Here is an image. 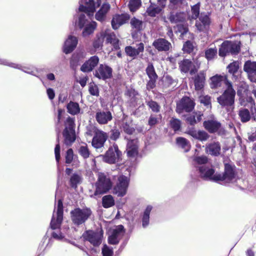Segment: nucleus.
I'll return each instance as SVG.
<instances>
[{"instance_id":"nucleus-20","label":"nucleus","mask_w":256,"mask_h":256,"mask_svg":"<svg viewBox=\"0 0 256 256\" xmlns=\"http://www.w3.org/2000/svg\"><path fill=\"white\" fill-rule=\"evenodd\" d=\"M112 74L110 68L100 64L97 70H96L94 76L100 79L106 80L110 78Z\"/></svg>"},{"instance_id":"nucleus-26","label":"nucleus","mask_w":256,"mask_h":256,"mask_svg":"<svg viewBox=\"0 0 256 256\" xmlns=\"http://www.w3.org/2000/svg\"><path fill=\"white\" fill-rule=\"evenodd\" d=\"M130 19V16L128 14L116 15L113 17V29L116 30L122 25L126 23Z\"/></svg>"},{"instance_id":"nucleus-8","label":"nucleus","mask_w":256,"mask_h":256,"mask_svg":"<svg viewBox=\"0 0 256 256\" xmlns=\"http://www.w3.org/2000/svg\"><path fill=\"white\" fill-rule=\"evenodd\" d=\"M196 172L200 178L206 180L218 182V179L221 178L218 172H215V170L212 166L206 165L203 167H200L199 170Z\"/></svg>"},{"instance_id":"nucleus-52","label":"nucleus","mask_w":256,"mask_h":256,"mask_svg":"<svg viewBox=\"0 0 256 256\" xmlns=\"http://www.w3.org/2000/svg\"><path fill=\"white\" fill-rule=\"evenodd\" d=\"M170 125L174 130L176 132L180 128L181 122L178 119L172 118L170 120Z\"/></svg>"},{"instance_id":"nucleus-30","label":"nucleus","mask_w":256,"mask_h":256,"mask_svg":"<svg viewBox=\"0 0 256 256\" xmlns=\"http://www.w3.org/2000/svg\"><path fill=\"white\" fill-rule=\"evenodd\" d=\"M124 233V227L122 225L116 226L113 228V244L118 243L120 240L122 238Z\"/></svg>"},{"instance_id":"nucleus-1","label":"nucleus","mask_w":256,"mask_h":256,"mask_svg":"<svg viewBox=\"0 0 256 256\" xmlns=\"http://www.w3.org/2000/svg\"><path fill=\"white\" fill-rule=\"evenodd\" d=\"M113 168H116L120 171L121 174L118 176L114 186H113V194L118 196H124L126 193L130 183V168L124 165V161L122 160V154L119 150L117 145L113 144Z\"/></svg>"},{"instance_id":"nucleus-49","label":"nucleus","mask_w":256,"mask_h":256,"mask_svg":"<svg viewBox=\"0 0 256 256\" xmlns=\"http://www.w3.org/2000/svg\"><path fill=\"white\" fill-rule=\"evenodd\" d=\"M102 206L104 208H109L112 206V195H106L102 198Z\"/></svg>"},{"instance_id":"nucleus-16","label":"nucleus","mask_w":256,"mask_h":256,"mask_svg":"<svg viewBox=\"0 0 256 256\" xmlns=\"http://www.w3.org/2000/svg\"><path fill=\"white\" fill-rule=\"evenodd\" d=\"M106 41L108 44L112 43V34L109 32L108 30H106L104 32L101 34L100 36L98 37L93 42V46L94 48H98L102 46V42Z\"/></svg>"},{"instance_id":"nucleus-2","label":"nucleus","mask_w":256,"mask_h":256,"mask_svg":"<svg viewBox=\"0 0 256 256\" xmlns=\"http://www.w3.org/2000/svg\"><path fill=\"white\" fill-rule=\"evenodd\" d=\"M191 11V20H196L198 18V20H196L195 24L198 30L200 32L207 30L210 24V14L206 12L200 13V2L192 6Z\"/></svg>"},{"instance_id":"nucleus-6","label":"nucleus","mask_w":256,"mask_h":256,"mask_svg":"<svg viewBox=\"0 0 256 256\" xmlns=\"http://www.w3.org/2000/svg\"><path fill=\"white\" fill-rule=\"evenodd\" d=\"M84 240L88 242L94 247H98L102 243L104 232L102 228L86 230L82 235Z\"/></svg>"},{"instance_id":"nucleus-11","label":"nucleus","mask_w":256,"mask_h":256,"mask_svg":"<svg viewBox=\"0 0 256 256\" xmlns=\"http://www.w3.org/2000/svg\"><path fill=\"white\" fill-rule=\"evenodd\" d=\"M64 206L62 200L60 199L58 201L57 210H56V220H55L54 216H52L50 226L52 230L60 228L62 221L63 220Z\"/></svg>"},{"instance_id":"nucleus-5","label":"nucleus","mask_w":256,"mask_h":256,"mask_svg":"<svg viewBox=\"0 0 256 256\" xmlns=\"http://www.w3.org/2000/svg\"><path fill=\"white\" fill-rule=\"evenodd\" d=\"M226 89L223 94L217 98L218 102L222 106H230L234 102L236 91L229 80L226 81Z\"/></svg>"},{"instance_id":"nucleus-38","label":"nucleus","mask_w":256,"mask_h":256,"mask_svg":"<svg viewBox=\"0 0 256 256\" xmlns=\"http://www.w3.org/2000/svg\"><path fill=\"white\" fill-rule=\"evenodd\" d=\"M230 44V41L226 40L222 42L219 48V55L220 56H225L228 54H231V50L228 45Z\"/></svg>"},{"instance_id":"nucleus-63","label":"nucleus","mask_w":256,"mask_h":256,"mask_svg":"<svg viewBox=\"0 0 256 256\" xmlns=\"http://www.w3.org/2000/svg\"><path fill=\"white\" fill-rule=\"evenodd\" d=\"M200 102L205 106H208L210 104V98L208 96H200Z\"/></svg>"},{"instance_id":"nucleus-46","label":"nucleus","mask_w":256,"mask_h":256,"mask_svg":"<svg viewBox=\"0 0 256 256\" xmlns=\"http://www.w3.org/2000/svg\"><path fill=\"white\" fill-rule=\"evenodd\" d=\"M141 5V0H130L128 6L130 12H134L140 7Z\"/></svg>"},{"instance_id":"nucleus-19","label":"nucleus","mask_w":256,"mask_h":256,"mask_svg":"<svg viewBox=\"0 0 256 256\" xmlns=\"http://www.w3.org/2000/svg\"><path fill=\"white\" fill-rule=\"evenodd\" d=\"M78 42V40L76 36H69L64 42V52L66 54L72 52L76 48Z\"/></svg>"},{"instance_id":"nucleus-51","label":"nucleus","mask_w":256,"mask_h":256,"mask_svg":"<svg viewBox=\"0 0 256 256\" xmlns=\"http://www.w3.org/2000/svg\"><path fill=\"white\" fill-rule=\"evenodd\" d=\"M102 160L106 163L112 164V147L110 146L104 155L102 156Z\"/></svg>"},{"instance_id":"nucleus-48","label":"nucleus","mask_w":256,"mask_h":256,"mask_svg":"<svg viewBox=\"0 0 256 256\" xmlns=\"http://www.w3.org/2000/svg\"><path fill=\"white\" fill-rule=\"evenodd\" d=\"M74 152L72 148H68L65 154V164H70L74 158Z\"/></svg>"},{"instance_id":"nucleus-25","label":"nucleus","mask_w":256,"mask_h":256,"mask_svg":"<svg viewBox=\"0 0 256 256\" xmlns=\"http://www.w3.org/2000/svg\"><path fill=\"white\" fill-rule=\"evenodd\" d=\"M62 136L64 144L68 146H70L76 140L75 131H67L66 130H64Z\"/></svg>"},{"instance_id":"nucleus-7","label":"nucleus","mask_w":256,"mask_h":256,"mask_svg":"<svg viewBox=\"0 0 256 256\" xmlns=\"http://www.w3.org/2000/svg\"><path fill=\"white\" fill-rule=\"evenodd\" d=\"M179 68L182 73L190 72V75L196 74L200 68V62L198 59L192 62L188 59H184L178 62Z\"/></svg>"},{"instance_id":"nucleus-9","label":"nucleus","mask_w":256,"mask_h":256,"mask_svg":"<svg viewBox=\"0 0 256 256\" xmlns=\"http://www.w3.org/2000/svg\"><path fill=\"white\" fill-rule=\"evenodd\" d=\"M204 126L210 134L217 132L220 136H224L226 134V131L222 127L220 122L215 119L204 121Z\"/></svg>"},{"instance_id":"nucleus-15","label":"nucleus","mask_w":256,"mask_h":256,"mask_svg":"<svg viewBox=\"0 0 256 256\" xmlns=\"http://www.w3.org/2000/svg\"><path fill=\"white\" fill-rule=\"evenodd\" d=\"M108 138L106 133L102 132H96L92 138V144L95 148H102Z\"/></svg>"},{"instance_id":"nucleus-60","label":"nucleus","mask_w":256,"mask_h":256,"mask_svg":"<svg viewBox=\"0 0 256 256\" xmlns=\"http://www.w3.org/2000/svg\"><path fill=\"white\" fill-rule=\"evenodd\" d=\"M87 22L84 14H81L79 16L78 26L80 29L83 28Z\"/></svg>"},{"instance_id":"nucleus-56","label":"nucleus","mask_w":256,"mask_h":256,"mask_svg":"<svg viewBox=\"0 0 256 256\" xmlns=\"http://www.w3.org/2000/svg\"><path fill=\"white\" fill-rule=\"evenodd\" d=\"M130 24L132 28H135L137 30H140L142 28V22L135 18H132Z\"/></svg>"},{"instance_id":"nucleus-41","label":"nucleus","mask_w":256,"mask_h":256,"mask_svg":"<svg viewBox=\"0 0 256 256\" xmlns=\"http://www.w3.org/2000/svg\"><path fill=\"white\" fill-rule=\"evenodd\" d=\"M81 182V177L77 174H74L70 176L69 180L70 186L74 188H76L78 185Z\"/></svg>"},{"instance_id":"nucleus-12","label":"nucleus","mask_w":256,"mask_h":256,"mask_svg":"<svg viewBox=\"0 0 256 256\" xmlns=\"http://www.w3.org/2000/svg\"><path fill=\"white\" fill-rule=\"evenodd\" d=\"M62 112H63V110L62 109L60 108L58 110L57 122L56 123V132L58 134V138H57L58 144L56 145V146L54 148V154H55L56 160V162L58 165L59 164L60 161V144H59V141H60L59 134H60V129L58 126L60 122Z\"/></svg>"},{"instance_id":"nucleus-43","label":"nucleus","mask_w":256,"mask_h":256,"mask_svg":"<svg viewBox=\"0 0 256 256\" xmlns=\"http://www.w3.org/2000/svg\"><path fill=\"white\" fill-rule=\"evenodd\" d=\"M230 44L228 46L230 48L231 54H238L240 49V41H230Z\"/></svg>"},{"instance_id":"nucleus-31","label":"nucleus","mask_w":256,"mask_h":256,"mask_svg":"<svg viewBox=\"0 0 256 256\" xmlns=\"http://www.w3.org/2000/svg\"><path fill=\"white\" fill-rule=\"evenodd\" d=\"M110 8L109 4L104 3L100 10L96 14V18L98 21L104 20L105 16Z\"/></svg>"},{"instance_id":"nucleus-44","label":"nucleus","mask_w":256,"mask_h":256,"mask_svg":"<svg viewBox=\"0 0 256 256\" xmlns=\"http://www.w3.org/2000/svg\"><path fill=\"white\" fill-rule=\"evenodd\" d=\"M96 26V23L94 22L87 24L84 28L82 32V36H88L94 32Z\"/></svg>"},{"instance_id":"nucleus-33","label":"nucleus","mask_w":256,"mask_h":256,"mask_svg":"<svg viewBox=\"0 0 256 256\" xmlns=\"http://www.w3.org/2000/svg\"><path fill=\"white\" fill-rule=\"evenodd\" d=\"M178 146L181 148L185 152H188L190 148V144L188 140L182 137H178L176 139Z\"/></svg>"},{"instance_id":"nucleus-18","label":"nucleus","mask_w":256,"mask_h":256,"mask_svg":"<svg viewBox=\"0 0 256 256\" xmlns=\"http://www.w3.org/2000/svg\"><path fill=\"white\" fill-rule=\"evenodd\" d=\"M98 62V56H91L82 66L80 70L84 72H90L97 66Z\"/></svg>"},{"instance_id":"nucleus-54","label":"nucleus","mask_w":256,"mask_h":256,"mask_svg":"<svg viewBox=\"0 0 256 256\" xmlns=\"http://www.w3.org/2000/svg\"><path fill=\"white\" fill-rule=\"evenodd\" d=\"M194 48L192 42L190 40H187L183 46L182 50L185 53L190 54L192 52Z\"/></svg>"},{"instance_id":"nucleus-13","label":"nucleus","mask_w":256,"mask_h":256,"mask_svg":"<svg viewBox=\"0 0 256 256\" xmlns=\"http://www.w3.org/2000/svg\"><path fill=\"white\" fill-rule=\"evenodd\" d=\"M244 70L247 74L249 80L252 82H256V62H246Z\"/></svg>"},{"instance_id":"nucleus-23","label":"nucleus","mask_w":256,"mask_h":256,"mask_svg":"<svg viewBox=\"0 0 256 256\" xmlns=\"http://www.w3.org/2000/svg\"><path fill=\"white\" fill-rule=\"evenodd\" d=\"M195 89L200 90L203 88L206 80V73L204 70L200 71L193 78Z\"/></svg>"},{"instance_id":"nucleus-24","label":"nucleus","mask_w":256,"mask_h":256,"mask_svg":"<svg viewBox=\"0 0 256 256\" xmlns=\"http://www.w3.org/2000/svg\"><path fill=\"white\" fill-rule=\"evenodd\" d=\"M138 140L136 138L129 140L127 144V154L129 157H134L138 153Z\"/></svg>"},{"instance_id":"nucleus-53","label":"nucleus","mask_w":256,"mask_h":256,"mask_svg":"<svg viewBox=\"0 0 256 256\" xmlns=\"http://www.w3.org/2000/svg\"><path fill=\"white\" fill-rule=\"evenodd\" d=\"M169 6L172 9L180 8L185 0H170Z\"/></svg>"},{"instance_id":"nucleus-50","label":"nucleus","mask_w":256,"mask_h":256,"mask_svg":"<svg viewBox=\"0 0 256 256\" xmlns=\"http://www.w3.org/2000/svg\"><path fill=\"white\" fill-rule=\"evenodd\" d=\"M217 49L214 48H210L205 51V56L208 60H212L216 55Z\"/></svg>"},{"instance_id":"nucleus-22","label":"nucleus","mask_w":256,"mask_h":256,"mask_svg":"<svg viewBox=\"0 0 256 256\" xmlns=\"http://www.w3.org/2000/svg\"><path fill=\"white\" fill-rule=\"evenodd\" d=\"M221 146L219 142H212L206 146V152L212 156H218L220 154Z\"/></svg>"},{"instance_id":"nucleus-29","label":"nucleus","mask_w":256,"mask_h":256,"mask_svg":"<svg viewBox=\"0 0 256 256\" xmlns=\"http://www.w3.org/2000/svg\"><path fill=\"white\" fill-rule=\"evenodd\" d=\"M210 86L212 88H216L221 86L223 82L226 84V81L228 80L226 77L220 75H216L210 78Z\"/></svg>"},{"instance_id":"nucleus-35","label":"nucleus","mask_w":256,"mask_h":256,"mask_svg":"<svg viewBox=\"0 0 256 256\" xmlns=\"http://www.w3.org/2000/svg\"><path fill=\"white\" fill-rule=\"evenodd\" d=\"M68 112L72 115H76L80 112V107L78 102L70 101L66 106Z\"/></svg>"},{"instance_id":"nucleus-34","label":"nucleus","mask_w":256,"mask_h":256,"mask_svg":"<svg viewBox=\"0 0 256 256\" xmlns=\"http://www.w3.org/2000/svg\"><path fill=\"white\" fill-rule=\"evenodd\" d=\"M152 209V206H148L142 214V226L144 228H146L149 224L150 214Z\"/></svg>"},{"instance_id":"nucleus-40","label":"nucleus","mask_w":256,"mask_h":256,"mask_svg":"<svg viewBox=\"0 0 256 256\" xmlns=\"http://www.w3.org/2000/svg\"><path fill=\"white\" fill-rule=\"evenodd\" d=\"M238 116L242 122H248L251 118L249 110L245 108H242L239 110Z\"/></svg>"},{"instance_id":"nucleus-3","label":"nucleus","mask_w":256,"mask_h":256,"mask_svg":"<svg viewBox=\"0 0 256 256\" xmlns=\"http://www.w3.org/2000/svg\"><path fill=\"white\" fill-rule=\"evenodd\" d=\"M97 180L94 184L95 191L91 197L101 196L107 193L112 187V182L108 173L98 172Z\"/></svg>"},{"instance_id":"nucleus-59","label":"nucleus","mask_w":256,"mask_h":256,"mask_svg":"<svg viewBox=\"0 0 256 256\" xmlns=\"http://www.w3.org/2000/svg\"><path fill=\"white\" fill-rule=\"evenodd\" d=\"M88 91L90 94L94 96H98L99 95V90L98 86L94 83L90 84Z\"/></svg>"},{"instance_id":"nucleus-57","label":"nucleus","mask_w":256,"mask_h":256,"mask_svg":"<svg viewBox=\"0 0 256 256\" xmlns=\"http://www.w3.org/2000/svg\"><path fill=\"white\" fill-rule=\"evenodd\" d=\"M80 58L78 54H73L70 60V66L72 68L75 69L79 64Z\"/></svg>"},{"instance_id":"nucleus-28","label":"nucleus","mask_w":256,"mask_h":256,"mask_svg":"<svg viewBox=\"0 0 256 256\" xmlns=\"http://www.w3.org/2000/svg\"><path fill=\"white\" fill-rule=\"evenodd\" d=\"M208 161V159L206 156H194L192 159V164L196 171L199 170L200 167L206 166Z\"/></svg>"},{"instance_id":"nucleus-21","label":"nucleus","mask_w":256,"mask_h":256,"mask_svg":"<svg viewBox=\"0 0 256 256\" xmlns=\"http://www.w3.org/2000/svg\"><path fill=\"white\" fill-rule=\"evenodd\" d=\"M144 50V44L142 42L137 44V48H134L132 46H127L125 48V52L126 54L133 58H135L140 52H142Z\"/></svg>"},{"instance_id":"nucleus-14","label":"nucleus","mask_w":256,"mask_h":256,"mask_svg":"<svg viewBox=\"0 0 256 256\" xmlns=\"http://www.w3.org/2000/svg\"><path fill=\"white\" fill-rule=\"evenodd\" d=\"M221 176L218 181L227 180L228 182L232 180L235 178L236 173L234 171V166L228 164H226L224 165V172L223 174L218 173Z\"/></svg>"},{"instance_id":"nucleus-55","label":"nucleus","mask_w":256,"mask_h":256,"mask_svg":"<svg viewBox=\"0 0 256 256\" xmlns=\"http://www.w3.org/2000/svg\"><path fill=\"white\" fill-rule=\"evenodd\" d=\"M147 105L154 112H158L160 110V106L154 100H150L147 102Z\"/></svg>"},{"instance_id":"nucleus-64","label":"nucleus","mask_w":256,"mask_h":256,"mask_svg":"<svg viewBox=\"0 0 256 256\" xmlns=\"http://www.w3.org/2000/svg\"><path fill=\"white\" fill-rule=\"evenodd\" d=\"M146 84V88L148 90L153 89L156 86V82L157 78H149Z\"/></svg>"},{"instance_id":"nucleus-37","label":"nucleus","mask_w":256,"mask_h":256,"mask_svg":"<svg viewBox=\"0 0 256 256\" xmlns=\"http://www.w3.org/2000/svg\"><path fill=\"white\" fill-rule=\"evenodd\" d=\"M239 65V62L238 61H235L230 63L227 66L228 72L232 75V76L234 80H236L238 78L236 73L238 72L240 67Z\"/></svg>"},{"instance_id":"nucleus-27","label":"nucleus","mask_w":256,"mask_h":256,"mask_svg":"<svg viewBox=\"0 0 256 256\" xmlns=\"http://www.w3.org/2000/svg\"><path fill=\"white\" fill-rule=\"evenodd\" d=\"M186 14L184 12H172L168 18L171 23L176 24L185 21Z\"/></svg>"},{"instance_id":"nucleus-61","label":"nucleus","mask_w":256,"mask_h":256,"mask_svg":"<svg viewBox=\"0 0 256 256\" xmlns=\"http://www.w3.org/2000/svg\"><path fill=\"white\" fill-rule=\"evenodd\" d=\"M102 256H112V250L110 249L106 244H104L102 250Z\"/></svg>"},{"instance_id":"nucleus-10","label":"nucleus","mask_w":256,"mask_h":256,"mask_svg":"<svg viewBox=\"0 0 256 256\" xmlns=\"http://www.w3.org/2000/svg\"><path fill=\"white\" fill-rule=\"evenodd\" d=\"M194 106V100L188 96H184L177 102L176 112L178 114H181L184 111L190 112L192 111Z\"/></svg>"},{"instance_id":"nucleus-62","label":"nucleus","mask_w":256,"mask_h":256,"mask_svg":"<svg viewBox=\"0 0 256 256\" xmlns=\"http://www.w3.org/2000/svg\"><path fill=\"white\" fill-rule=\"evenodd\" d=\"M186 121L190 125L193 126L196 123V114H189L186 118Z\"/></svg>"},{"instance_id":"nucleus-32","label":"nucleus","mask_w":256,"mask_h":256,"mask_svg":"<svg viewBox=\"0 0 256 256\" xmlns=\"http://www.w3.org/2000/svg\"><path fill=\"white\" fill-rule=\"evenodd\" d=\"M112 115L110 112H98L96 113V119L98 122L100 124H106L108 120L112 118Z\"/></svg>"},{"instance_id":"nucleus-47","label":"nucleus","mask_w":256,"mask_h":256,"mask_svg":"<svg viewBox=\"0 0 256 256\" xmlns=\"http://www.w3.org/2000/svg\"><path fill=\"white\" fill-rule=\"evenodd\" d=\"M79 154L84 158L86 159L90 157V152L88 147V146L85 144L84 146H81L78 150Z\"/></svg>"},{"instance_id":"nucleus-39","label":"nucleus","mask_w":256,"mask_h":256,"mask_svg":"<svg viewBox=\"0 0 256 256\" xmlns=\"http://www.w3.org/2000/svg\"><path fill=\"white\" fill-rule=\"evenodd\" d=\"M190 134L193 138L201 141H205L210 137L209 134L204 131L192 132Z\"/></svg>"},{"instance_id":"nucleus-36","label":"nucleus","mask_w":256,"mask_h":256,"mask_svg":"<svg viewBox=\"0 0 256 256\" xmlns=\"http://www.w3.org/2000/svg\"><path fill=\"white\" fill-rule=\"evenodd\" d=\"M161 10L162 8L160 6L150 2V6L147 8L146 12L148 16L154 17L157 14H160Z\"/></svg>"},{"instance_id":"nucleus-45","label":"nucleus","mask_w":256,"mask_h":256,"mask_svg":"<svg viewBox=\"0 0 256 256\" xmlns=\"http://www.w3.org/2000/svg\"><path fill=\"white\" fill-rule=\"evenodd\" d=\"M146 72L149 78H158V75L152 63L148 64Z\"/></svg>"},{"instance_id":"nucleus-42","label":"nucleus","mask_w":256,"mask_h":256,"mask_svg":"<svg viewBox=\"0 0 256 256\" xmlns=\"http://www.w3.org/2000/svg\"><path fill=\"white\" fill-rule=\"evenodd\" d=\"M64 128L67 131H75L74 118L68 116L64 123Z\"/></svg>"},{"instance_id":"nucleus-58","label":"nucleus","mask_w":256,"mask_h":256,"mask_svg":"<svg viewBox=\"0 0 256 256\" xmlns=\"http://www.w3.org/2000/svg\"><path fill=\"white\" fill-rule=\"evenodd\" d=\"M79 10L82 12H84L88 15H90V13L92 14L96 11V10L92 6H88L86 5L84 6L83 4H80L79 6Z\"/></svg>"},{"instance_id":"nucleus-17","label":"nucleus","mask_w":256,"mask_h":256,"mask_svg":"<svg viewBox=\"0 0 256 256\" xmlns=\"http://www.w3.org/2000/svg\"><path fill=\"white\" fill-rule=\"evenodd\" d=\"M152 46L158 52H168L172 47V44L168 40L164 38H158L155 40Z\"/></svg>"},{"instance_id":"nucleus-4","label":"nucleus","mask_w":256,"mask_h":256,"mask_svg":"<svg viewBox=\"0 0 256 256\" xmlns=\"http://www.w3.org/2000/svg\"><path fill=\"white\" fill-rule=\"evenodd\" d=\"M92 214L90 208H75L70 212V219L74 225L78 226L84 224L90 218Z\"/></svg>"}]
</instances>
